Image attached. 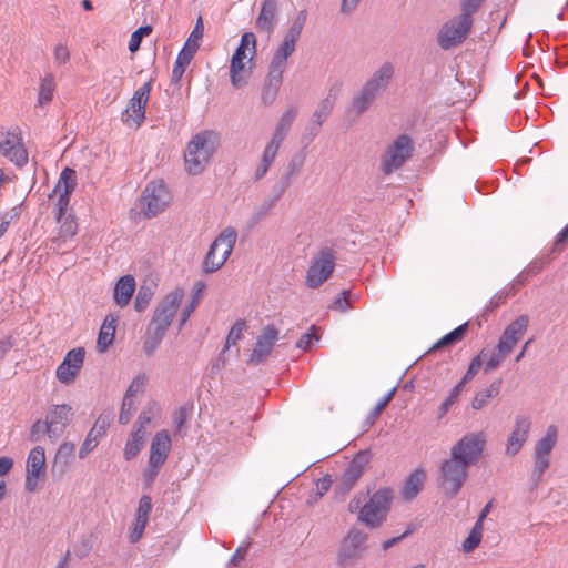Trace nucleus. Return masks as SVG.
Masks as SVG:
<instances>
[{"label": "nucleus", "instance_id": "1", "mask_svg": "<svg viewBox=\"0 0 568 568\" xmlns=\"http://www.w3.org/2000/svg\"><path fill=\"white\" fill-rule=\"evenodd\" d=\"M298 114V108L295 105L288 106L278 119L275 129L273 131L271 140L266 143L260 163L257 164L254 171L255 180L263 179L268 172L271 165L273 164L277 152L286 139L294 121L296 120Z\"/></svg>", "mask_w": 568, "mask_h": 568}, {"label": "nucleus", "instance_id": "2", "mask_svg": "<svg viewBox=\"0 0 568 568\" xmlns=\"http://www.w3.org/2000/svg\"><path fill=\"white\" fill-rule=\"evenodd\" d=\"M219 139L214 131H202L195 134L184 151L185 170L190 174L204 171L217 148Z\"/></svg>", "mask_w": 568, "mask_h": 568}, {"label": "nucleus", "instance_id": "3", "mask_svg": "<svg viewBox=\"0 0 568 568\" xmlns=\"http://www.w3.org/2000/svg\"><path fill=\"white\" fill-rule=\"evenodd\" d=\"M237 240L233 226L225 227L213 241L203 262V271L213 273L220 270L231 255Z\"/></svg>", "mask_w": 568, "mask_h": 568}, {"label": "nucleus", "instance_id": "4", "mask_svg": "<svg viewBox=\"0 0 568 568\" xmlns=\"http://www.w3.org/2000/svg\"><path fill=\"white\" fill-rule=\"evenodd\" d=\"M394 494L390 488L375 491L361 508L358 520L369 528L379 527L387 517Z\"/></svg>", "mask_w": 568, "mask_h": 568}, {"label": "nucleus", "instance_id": "5", "mask_svg": "<svg viewBox=\"0 0 568 568\" xmlns=\"http://www.w3.org/2000/svg\"><path fill=\"white\" fill-rule=\"evenodd\" d=\"M473 14L474 12L471 11L462 10L459 16L447 21L442 27L437 37V42L442 49L449 50L455 48L466 39L473 26Z\"/></svg>", "mask_w": 568, "mask_h": 568}, {"label": "nucleus", "instance_id": "6", "mask_svg": "<svg viewBox=\"0 0 568 568\" xmlns=\"http://www.w3.org/2000/svg\"><path fill=\"white\" fill-rule=\"evenodd\" d=\"M184 291L179 287L169 292L155 307L153 316L148 326L151 329L166 334L174 316L178 313V310L181 306Z\"/></svg>", "mask_w": 568, "mask_h": 568}, {"label": "nucleus", "instance_id": "7", "mask_svg": "<svg viewBox=\"0 0 568 568\" xmlns=\"http://www.w3.org/2000/svg\"><path fill=\"white\" fill-rule=\"evenodd\" d=\"M486 442L484 432L467 433L452 446L449 454L470 467L480 460Z\"/></svg>", "mask_w": 568, "mask_h": 568}, {"label": "nucleus", "instance_id": "8", "mask_svg": "<svg viewBox=\"0 0 568 568\" xmlns=\"http://www.w3.org/2000/svg\"><path fill=\"white\" fill-rule=\"evenodd\" d=\"M469 466L454 458L452 454L440 465V487L444 494L453 498L464 486Z\"/></svg>", "mask_w": 568, "mask_h": 568}, {"label": "nucleus", "instance_id": "9", "mask_svg": "<svg viewBox=\"0 0 568 568\" xmlns=\"http://www.w3.org/2000/svg\"><path fill=\"white\" fill-rule=\"evenodd\" d=\"M171 201V194L162 181L150 182L144 189L140 210L145 217H154L163 212Z\"/></svg>", "mask_w": 568, "mask_h": 568}, {"label": "nucleus", "instance_id": "10", "mask_svg": "<svg viewBox=\"0 0 568 568\" xmlns=\"http://www.w3.org/2000/svg\"><path fill=\"white\" fill-rule=\"evenodd\" d=\"M367 538L366 532L357 528H352L341 541L337 552V564L346 568L361 559L366 551Z\"/></svg>", "mask_w": 568, "mask_h": 568}, {"label": "nucleus", "instance_id": "11", "mask_svg": "<svg viewBox=\"0 0 568 568\" xmlns=\"http://www.w3.org/2000/svg\"><path fill=\"white\" fill-rule=\"evenodd\" d=\"M336 253L329 247L321 248L312 258L306 274V285L316 288L332 274L335 267Z\"/></svg>", "mask_w": 568, "mask_h": 568}, {"label": "nucleus", "instance_id": "12", "mask_svg": "<svg viewBox=\"0 0 568 568\" xmlns=\"http://www.w3.org/2000/svg\"><path fill=\"white\" fill-rule=\"evenodd\" d=\"M413 143L409 136L399 135L382 156L381 169L385 174L398 170L412 155Z\"/></svg>", "mask_w": 568, "mask_h": 568}, {"label": "nucleus", "instance_id": "13", "mask_svg": "<svg viewBox=\"0 0 568 568\" xmlns=\"http://www.w3.org/2000/svg\"><path fill=\"white\" fill-rule=\"evenodd\" d=\"M152 80L141 85L129 100L128 106L122 113V121L132 126L139 128L145 119V106L148 104Z\"/></svg>", "mask_w": 568, "mask_h": 568}, {"label": "nucleus", "instance_id": "14", "mask_svg": "<svg viewBox=\"0 0 568 568\" xmlns=\"http://www.w3.org/2000/svg\"><path fill=\"white\" fill-rule=\"evenodd\" d=\"M77 185V174L73 169L65 168L60 174V178L53 189V196H57L55 214L57 221L67 217L69 207L70 195Z\"/></svg>", "mask_w": 568, "mask_h": 568}, {"label": "nucleus", "instance_id": "15", "mask_svg": "<svg viewBox=\"0 0 568 568\" xmlns=\"http://www.w3.org/2000/svg\"><path fill=\"white\" fill-rule=\"evenodd\" d=\"M47 463L44 448L36 446L32 448L27 458V471L24 488L29 493L39 489V481L45 476Z\"/></svg>", "mask_w": 568, "mask_h": 568}, {"label": "nucleus", "instance_id": "16", "mask_svg": "<svg viewBox=\"0 0 568 568\" xmlns=\"http://www.w3.org/2000/svg\"><path fill=\"white\" fill-rule=\"evenodd\" d=\"M0 153L19 166L28 161L21 135L16 131L0 130Z\"/></svg>", "mask_w": 568, "mask_h": 568}, {"label": "nucleus", "instance_id": "17", "mask_svg": "<svg viewBox=\"0 0 568 568\" xmlns=\"http://www.w3.org/2000/svg\"><path fill=\"white\" fill-rule=\"evenodd\" d=\"M84 357L85 349L83 347L69 351L55 371L59 382L65 385L73 383L83 366Z\"/></svg>", "mask_w": 568, "mask_h": 568}, {"label": "nucleus", "instance_id": "18", "mask_svg": "<svg viewBox=\"0 0 568 568\" xmlns=\"http://www.w3.org/2000/svg\"><path fill=\"white\" fill-rule=\"evenodd\" d=\"M45 418L51 428L52 442L55 443L73 419L72 407L67 404L52 405L49 407Z\"/></svg>", "mask_w": 568, "mask_h": 568}, {"label": "nucleus", "instance_id": "19", "mask_svg": "<svg viewBox=\"0 0 568 568\" xmlns=\"http://www.w3.org/2000/svg\"><path fill=\"white\" fill-rule=\"evenodd\" d=\"M368 463V454L366 452L358 453L348 464L344 474L338 479L335 489L337 493L346 494L349 491L357 479L362 476L365 466Z\"/></svg>", "mask_w": 568, "mask_h": 568}, {"label": "nucleus", "instance_id": "20", "mask_svg": "<svg viewBox=\"0 0 568 568\" xmlns=\"http://www.w3.org/2000/svg\"><path fill=\"white\" fill-rule=\"evenodd\" d=\"M529 317L520 315L505 328L497 344L501 353L509 355L513 352L515 345L527 331Z\"/></svg>", "mask_w": 568, "mask_h": 568}, {"label": "nucleus", "instance_id": "21", "mask_svg": "<svg viewBox=\"0 0 568 568\" xmlns=\"http://www.w3.org/2000/svg\"><path fill=\"white\" fill-rule=\"evenodd\" d=\"M531 422L528 417L518 415L515 419L514 428L506 443V455L515 456L519 453L528 439Z\"/></svg>", "mask_w": 568, "mask_h": 568}, {"label": "nucleus", "instance_id": "22", "mask_svg": "<svg viewBox=\"0 0 568 568\" xmlns=\"http://www.w3.org/2000/svg\"><path fill=\"white\" fill-rule=\"evenodd\" d=\"M395 67L392 62H384L362 85L377 98L386 91L394 77Z\"/></svg>", "mask_w": 568, "mask_h": 568}, {"label": "nucleus", "instance_id": "23", "mask_svg": "<svg viewBox=\"0 0 568 568\" xmlns=\"http://www.w3.org/2000/svg\"><path fill=\"white\" fill-rule=\"evenodd\" d=\"M278 331L274 326H266L258 336L255 347L251 354V364H261L270 355L276 339Z\"/></svg>", "mask_w": 568, "mask_h": 568}, {"label": "nucleus", "instance_id": "24", "mask_svg": "<svg viewBox=\"0 0 568 568\" xmlns=\"http://www.w3.org/2000/svg\"><path fill=\"white\" fill-rule=\"evenodd\" d=\"M59 230L57 235L51 240L50 248L54 252H60L65 247L69 242L73 240L78 232V224L72 215H68L61 221H57Z\"/></svg>", "mask_w": 568, "mask_h": 568}, {"label": "nucleus", "instance_id": "25", "mask_svg": "<svg viewBox=\"0 0 568 568\" xmlns=\"http://www.w3.org/2000/svg\"><path fill=\"white\" fill-rule=\"evenodd\" d=\"M334 104L335 100L332 97H327L320 101L316 109L312 113L310 123L306 126V132L310 139H313L317 135L321 126L332 113Z\"/></svg>", "mask_w": 568, "mask_h": 568}, {"label": "nucleus", "instance_id": "26", "mask_svg": "<svg viewBox=\"0 0 568 568\" xmlns=\"http://www.w3.org/2000/svg\"><path fill=\"white\" fill-rule=\"evenodd\" d=\"M171 450V437L168 430L158 432L152 438L149 459L153 464H164Z\"/></svg>", "mask_w": 568, "mask_h": 568}, {"label": "nucleus", "instance_id": "27", "mask_svg": "<svg viewBox=\"0 0 568 568\" xmlns=\"http://www.w3.org/2000/svg\"><path fill=\"white\" fill-rule=\"evenodd\" d=\"M377 97L366 90L364 87L354 93L349 105L347 108V116L353 120H357L362 114H364L375 102Z\"/></svg>", "mask_w": 568, "mask_h": 568}, {"label": "nucleus", "instance_id": "28", "mask_svg": "<svg viewBox=\"0 0 568 568\" xmlns=\"http://www.w3.org/2000/svg\"><path fill=\"white\" fill-rule=\"evenodd\" d=\"M283 74L284 72L268 68L261 92V102L263 105H271L275 101L283 82Z\"/></svg>", "mask_w": 568, "mask_h": 568}, {"label": "nucleus", "instance_id": "29", "mask_svg": "<svg viewBox=\"0 0 568 568\" xmlns=\"http://www.w3.org/2000/svg\"><path fill=\"white\" fill-rule=\"evenodd\" d=\"M135 280L132 275L121 276L114 286L113 298L118 306L124 307L129 304L135 291Z\"/></svg>", "mask_w": 568, "mask_h": 568}, {"label": "nucleus", "instance_id": "30", "mask_svg": "<svg viewBox=\"0 0 568 568\" xmlns=\"http://www.w3.org/2000/svg\"><path fill=\"white\" fill-rule=\"evenodd\" d=\"M276 1L265 0L262 3L260 14L256 19V28L266 34L272 33L276 24Z\"/></svg>", "mask_w": 568, "mask_h": 568}, {"label": "nucleus", "instance_id": "31", "mask_svg": "<svg viewBox=\"0 0 568 568\" xmlns=\"http://www.w3.org/2000/svg\"><path fill=\"white\" fill-rule=\"evenodd\" d=\"M296 42L284 37L281 44L275 50L268 68L281 72H285L287 67V59L295 51Z\"/></svg>", "mask_w": 568, "mask_h": 568}, {"label": "nucleus", "instance_id": "32", "mask_svg": "<svg viewBox=\"0 0 568 568\" xmlns=\"http://www.w3.org/2000/svg\"><path fill=\"white\" fill-rule=\"evenodd\" d=\"M251 64L252 62H247L246 59L232 57L230 64V78L234 88H240L246 84V80L252 72Z\"/></svg>", "mask_w": 568, "mask_h": 568}, {"label": "nucleus", "instance_id": "33", "mask_svg": "<svg viewBox=\"0 0 568 568\" xmlns=\"http://www.w3.org/2000/svg\"><path fill=\"white\" fill-rule=\"evenodd\" d=\"M116 321L118 318L112 314H109L104 318L97 341V349L99 353H104L112 344L115 334Z\"/></svg>", "mask_w": 568, "mask_h": 568}, {"label": "nucleus", "instance_id": "34", "mask_svg": "<svg viewBox=\"0 0 568 568\" xmlns=\"http://www.w3.org/2000/svg\"><path fill=\"white\" fill-rule=\"evenodd\" d=\"M426 479V473L423 469H416L405 480L402 495L404 499L412 500L422 490Z\"/></svg>", "mask_w": 568, "mask_h": 568}, {"label": "nucleus", "instance_id": "35", "mask_svg": "<svg viewBox=\"0 0 568 568\" xmlns=\"http://www.w3.org/2000/svg\"><path fill=\"white\" fill-rule=\"evenodd\" d=\"M146 434L143 430L132 429L128 436L123 456L125 460L134 459L144 446Z\"/></svg>", "mask_w": 568, "mask_h": 568}, {"label": "nucleus", "instance_id": "36", "mask_svg": "<svg viewBox=\"0 0 568 568\" xmlns=\"http://www.w3.org/2000/svg\"><path fill=\"white\" fill-rule=\"evenodd\" d=\"M557 427L554 425L549 426L546 430V434L539 440H537L534 448V455L550 458V454L557 443Z\"/></svg>", "mask_w": 568, "mask_h": 568}, {"label": "nucleus", "instance_id": "37", "mask_svg": "<svg viewBox=\"0 0 568 568\" xmlns=\"http://www.w3.org/2000/svg\"><path fill=\"white\" fill-rule=\"evenodd\" d=\"M501 381L493 382L487 388L476 393L471 400V407L475 410L485 408L493 398L497 397L500 390Z\"/></svg>", "mask_w": 568, "mask_h": 568}, {"label": "nucleus", "instance_id": "38", "mask_svg": "<svg viewBox=\"0 0 568 568\" xmlns=\"http://www.w3.org/2000/svg\"><path fill=\"white\" fill-rule=\"evenodd\" d=\"M256 53V38L253 32H245L242 38L240 45L235 50L233 57L237 59H246L247 62H252Z\"/></svg>", "mask_w": 568, "mask_h": 568}, {"label": "nucleus", "instance_id": "39", "mask_svg": "<svg viewBox=\"0 0 568 568\" xmlns=\"http://www.w3.org/2000/svg\"><path fill=\"white\" fill-rule=\"evenodd\" d=\"M159 410H160V407H159L158 403H155V402L148 403L143 407L138 419L135 420L133 428L143 430V433L148 434V425L159 414Z\"/></svg>", "mask_w": 568, "mask_h": 568}, {"label": "nucleus", "instance_id": "40", "mask_svg": "<svg viewBox=\"0 0 568 568\" xmlns=\"http://www.w3.org/2000/svg\"><path fill=\"white\" fill-rule=\"evenodd\" d=\"M159 410H160V407H159L158 403H155V402L148 403L143 407L138 419L135 420L133 428L143 430V433L148 434V425L159 414Z\"/></svg>", "mask_w": 568, "mask_h": 568}, {"label": "nucleus", "instance_id": "41", "mask_svg": "<svg viewBox=\"0 0 568 568\" xmlns=\"http://www.w3.org/2000/svg\"><path fill=\"white\" fill-rule=\"evenodd\" d=\"M55 91V83L53 75L48 74L41 79L39 92H38V104L43 106L50 103L53 99V94Z\"/></svg>", "mask_w": 568, "mask_h": 568}, {"label": "nucleus", "instance_id": "42", "mask_svg": "<svg viewBox=\"0 0 568 568\" xmlns=\"http://www.w3.org/2000/svg\"><path fill=\"white\" fill-rule=\"evenodd\" d=\"M467 326H468L467 323L459 325L454 331H452L450 333L446 334L440 339H438L432 346V348L429 351H437V349L444 348L446 346L453 345V344L462 341L467 331Z\"/></svg>", "mask_w": 568, "mask_h": 568}, {"label": "nucleus", "instance_id": "43", "mask_svg": "<svg viewBox=\"0 0 568 568\" xmlns=\"http://www.w3.org/2000/svg\"><path fill=\"white\" fill-rule=\"evenodd\" d=\"M488 354L489 349L487 347H484L480 351V353L471 359L466 374L458 383V385H462V387L464 388L465 384L468 383L478 373L483 365V357H487Z\"/></svg>", "mask_w": 568, "mask_h": 568}, {"label": "nucleus", "instance_id": "44", "mask_svg": "<svg viewBox=\"0 0 568 568\" xmlns=\"http://www.w3.org/2000/svg\"><path fill=\"white\" fill-rule=\"evenodd\" d=\"M165 334H162L155 329H151L149 326L146 328L145 334V341L143 345L144 353L148 356H151L154 354L159 345L161 344L162 339L164 338Z\"/></svg>", "mask_w": 568, "mask_h": 568}, {"label": "nucleus", "instance_id": "45", "mask_svg": "<svg viewBox=\"0 0 568 568\" xmlns=\"http://www.w3.org/2000/svg\"><path fill=\"white\" fill-rule=\"evenodd\" d=\"M532 456H534V469H532L530 480L532 481L534 487H537L539 481L541 480L545 471L550 466V458L537 456V455H532Z\"/></svg>", "mask_w": 568, "mask_h": 568}, {"label": "nucleus", "instance_id": "46", "mask_svg": "<svg viewBox=\"0 0 568 568\" xmlns=\"http://www.w3.org/2000/svg\"><path fill=\"white\" fill-rule=\"evenodd\" d=\"M484 527L480 526V523H475L473 529L470 530L468 537L463 542V550L465 552L473 551L481 541Z\"/></svg>", "mask_w": 568, "mask_h": 568}, {"label": "nucleus", "instance_id": "47", "mask_svg": "<svg viewBox=\"0 0 568 568\" xmlns=\"http://www.w3.org/2000/svg\"><path fill=\"white\" fill-rule=\"evenodd\" d=\"M306 18H307L306 11L305 10L300 11L284 37L297 42V40L300 39V36H301V32L303 30V27L306 22Z\"/></svg>", "mask_w": 568, "mask_h": 568}, {"label": "nucleus", "instance_id": "48", "mask_svg": "<svg viewBox=\"0 0 568 568\" xmlns=\"http://www.w3.org/2000/svg\"><path fill=\"white\" fill-rule=\"evenodd\" d=\"M75 450V445L70 442H63L54 457V463H61L63 466H67L71 463L73 454Z\"/></svg>", "mask_w": 568, "mask_h": 568}, {"label": "nucleus", "instance_id": "49", "mask_svg": "<svg viewBox=\"0 0 568 568\" xmlns=\"http://www.w3.org/2000/svg\"><path fill=\"white\" fill-rule=\"evenodd\" d=\"M152 296H153L152 287L148 286V285H142L139 288L138 294L135 296V301H134L135 310L138 312L144 311L148 307V305L150 304Z\"/></svg>", "mask_w": 568, "mask_h": 568}, {"label": "nucleus", "instance_id": "50", "mask_svg": "<svg viewBox=\"0 0 568 568\" xmlns=\"http://www.w3.org/2000/svg\"><path fill=\"white\" fill-rule=\"evenodd\" d=\"M487 348L489 349V354L487 357H483V359H486L485 371L490 372V371L496 369L501 364V362L507 356V354L501 353L500 348L498 346L493 347V348H490V347H487Z\"/></svg>", "mask_w": 568, "mask_h": 568}, {"label": "nucleus", "instance_id": "51", "mask_svg": "<svg viewBox=\"0 0 568 568\" xmlns=\"http://www.w3.org/2000/svg\"><path fill=\"white\" fill-rule=\"evenodd\" d=\"M44 434H47L49 439L52 442V433L47 418L44 420L39 419L32 425L30 439L32 442H38Z\"/></svg>", "mask_w": 568, "mask_h": 568}, {"label": "nucleus", "instance_id": "52", "mask_svg": "<svg viewBox=\"0 0 568 568\" xmlns=\"http://www.w3.org/2000/svg\"><path fill=\"white\" fill-rule=\"evenodd\" d=\"M152 32L151 26H142L138 28L130 37L129 41V50L134 53L139 50L141 45V41L144 37L149 36Z\"/></svg>", "mask_w": 568, "mask_h": 568}, {"label": "nucleus", "instance_id": "53", "mask_svg": "<svg viewBox=\"0 0 568 568\" xmlns=\"http://www.w3.org/2000/svg\"><path fill=\"white\" fill-rule=\"evenodd\" d=\"M136 409V400L133 398H123L120 415H119V423L122 425H126L134 412Z\"/></svg>", "mask_w": 568, "mask_h": 568}, {"label": "nucleus", "instance_id": "54", "mask_svg": "<svg viewBox=\"0 0 568 568\" xmlns=\"http://www.w3.org/2000/svg\"><path fill=\"white\" fill-rule=\"evenodd\" d=\"M203 32H204L203 21H202V18L199 17L196 24H195L193 31L191 32L190 37L187 38L184 47L187 48L190 45V49H193V51H197V49L200 47L199 42L203 37Z\"/></svg>", "mask_w": 568, "mask_h": 568}, {"label": "nucleus", "instance_id": "55", "mask_svg": "<svg viewBox=\"0 0 568 568\" xmlns=\"http://www.w3.org/2000/svg\"><path fill=\"white\" fill-rule=\"evenodd\" d=\"M462 390H463V387H462V385H458V384L450 390L448 397L442 403V405L438 408V418L439 419L443 418L447 414L449 408L455 404V402L457 400Z\"/></svg>", "mask_w": 568, "mask_h": 568}, {"label": "nucleus", "instance_id": "56", "mask_svg": "<svg viewBox=\"0 0 568 568\" xmlns=\"http://www.w3.org/2000/svg\"><path fill=\"white\" fill-rule=\"evenodd\" d=\"M113 418L112 412L102 413L94 423V426L90 429L99 437L105 434Z\"/></svg>", "mask_w": 568, "mask_h": 568}, {"label": "nucleus", "instance_id": "57", "mask_svg": "<svg viewBox=\"0 0 568 568\" xmlns=\"http://www.w3.org/2000/svg\"><path fill=\"white\" fill-rule=\"evenodd\" d=\"M148 520H149V518L140 517V516L135 515L133 526L129 534V539L131 542H136L141 539L142 535L144 532V529L146 527Z\"/></svg>", "mask_w": 568, "mask_h": 568}, {"label": "nucleus", "instance_id": "58", "mask_svg": "<svg viewBox=\"0 0 568 568\" xmlns=\"http://www.w3.org/2000/svg\"><path fill=\"white\" fill-rule=\"evenodd\" d=\"M99 444V436L90 430L80 447L79 457L81 459L85 458L90 452H92Z\"/></svg>", "mask_w": 568, "mask_h": 568}, {"label": "nucleus", "instance_id": "59", "mask_svg": "<svg viewBox=\"0 0 568 568\" xmlns=\"http://www.w3.org/2000/svg\"><path fill=\"white\" fill-rule=\"evenodd\" d=\"M245 329V323L244 322H237L233 325L231 328L227 337H226V344L225 349L230 348L232 345H235L237 341L242 337L243 331Z\"/></svg>", "mask_w": 568, "mask_h": 568}, {"label": "nucleus", "instance_id": "60", "mask_svg": "<svg viewBox=\"0 0 568 568\" xmlns=\"http://www.w3.org/2000/svg\"><path fill=\"white\" fill-rule=\"evenodd\" d=\"M318 341V335L316 334V327L312 326L308 332L303 334L301 338L296 342V347L301 349H308L313 342Z\"/></svg>", "mask_w": 568, "mask_h": 568}, {"label": "nucleus", "instance_id": "61", "mask_svg": "<svg viewBox=\"0 0 568 568\" xmlns=\"http://www.w3.org/2000/svg\"><path fill=\"white\" fill-rule=\"evenodd\" d=\"M144 385H145V382H144L143 377H140V376L135 377L131 382V384H130V386H129V388H128V390H126V393L124 395V398L129 397V398L135 399L136 396H139L140 394L143 393Z\"/></svg>", "mask_w": 568, "mask_h": 568}, {"label": "nucleus", "instance_id": "62", "mask_svg": "<svg viewBox=\"0 0 568 568\" xmlns=\"http://www.w3.org/2000/svg\"><path fill=\"white\" fill-rule=\"evenodd\" d=\"M351 307L349 291L343 290L341 296H338L329 306V308L346 312Z\"/></svg>", "mask_w": 568, "mask_h": 568}, {"label": "nucleus", "instance_id": "63", "mask_svg": "<svg viewBox=\"0 0 568 568\" xmlns=\"http://www.w3.org/2000/svg\"><path fill=\"white\" fill-rule=\"evenodd\" d=\"M164 464H161V463H158V464H153L150 459H149V463H148V466L143 473V478H144V481L148 486H150L156 478L159 471H160V468L163 466Z\"/></svg>", "mask_w": 568, "mask_h": 568}, {"label": "nucleus", "instance_id": "64", "mask_svg": "<svg viewBox=\"0 0 568 568\" xmlns=\"http://www.w3.org/2000/svg\"><path fill=\"white\" fill-rule=\"evenodd\" d=\"M151 510H152L151 497L148 495H143L139 501L136 515L140 517L149 518Z\"/></svg>", "mask_w": 568, "mask_h": 568}]
</instances>
